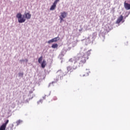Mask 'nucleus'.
<instances>
[{
    "instance_id": "1",
    "label": "nucleus",
    "mask_w": 130,
    "mask_h": 130,
    "mask_svg": "<svg viewBox=\"0 0 130 130\" xmlns=\"http://www.w3.org/2000/svg\"><path fill=\"white\" fill-rule=\"evenodd\" d=\"M16 18H17L19 23H24L26 21L25 15H23L22 17L21 13H18L16 15Z\"/></svg>"
},
{
    "instance_id": "2",
    "label": "nucleus",
    "mask_w": 130,
    "mask_h": 130,
    "mask_svg": "<svg viewBox=\"0 0 130 130\" xmlns=\"http://www.w3.org/2000/svg\"><path fill=\"white\" fill-rule=\"evenodd\" d=\"M68 16V13L66 12H63L60 13V16H59L60 22L61 23L63 21L64 18H67Z\"/></svg>"
},
{
    "instance_id": "3",
    "label": "nucleus",
    "mask_w": 130,
    "mask_h": 130,
    "mask_svg": "<svg viewBox=\"0 0 130 130\" xmlns=\"http://www.w3.org/2000/svg\"><path fill=\"white\" fill-rule=\"evenodd\" d=\"M78 68V66L77 65L74 66L73 67H71L70 66H69L67 67V71L68 73H70L71 74V73H73L74 72V70L77 69Z\"/></svg>"
},
{
    "instance_id": "4",
    "label": "nucleus",
    "mask_w": 130,
    "mask_h": 130,
    "mask_svg": "<svg viewBox=\"0 0 130 130\" xmlns=\"http://www.w3.org/2000/svg\"><path fill=\"white\" fill-rule=\"evenodd\" d=\"M86 62V58L84 56L80 58V61L79 62V67H83V65Z\"/></svg>"
},
{
    "instance_id": "5",
    "label": "nucleus",
    "mask_w": 130,
    "mask_h": 130,
    "mask_svg": "<svg viewBox=\"0 0 130 130\" xmlns=\"http://www.w3.org/2000/svg\"><path fill=\"white\" fill-rule=\"evenodd\" d=\"M9 120H7L5 123H3L2 125L0 127V130H6V127H7V124L9 123Z\"/></svg>"
},
{
    "instance_id": "6",
    "label": "nucleus",
    "mask_w": 130,
    "mask_h": 130,
    "mask_svg": "<svg viewBox=\"0 0 130 130\" xmlns=\"http://www.w3.org/2000/svg\"><path fill=\"white\" fill-rule=\"evenodd\" d=\"M124 7L126 10H130V4L125 2L124 3Z\"/></svg>"
},
{
    "instance_id": "7",
    "label": "nucleus",
    "mask_w": 130,
    "mask_h": 130,
    "mask_svg": "<svg viewBox=\"0 0 130 130\" xmlns=\"http://www.w3.org/2000/svg\"><path fill=\"white\" fill-rule=\"evenodd\" d=\"M58 38V37H56L52 40H50L48 41V43H52L53 42H56V41H57V40H59V39H58L57 40Z\"/></svg>"
},
{
    "instance_id": "8",
    "label": "nucleus",
    "mask_w": 130,
    "mask_h": 130,
    "mask_svg": "<svg viewBox=\"0 0 130 130\" xmlns=\"http://www.w3.org/2000/svg\"><path fill=\"white\" fill-rule=\"evenodd\" d=\"M122 20H123V16L120 15V17L117 19V24H119V23H120Z\"/></svg>"
},
{
    "instance_id": "9",
    "label": "nucleus",
    "mask_w": 130,
    "mask_h": 130,
    "mask_svg": "<svg viewBox=\"0 0 130 130\" xmlns=\"http://www.w3.org/2000/svg\"><path fill=\"white\" fill-rule=\"evenodd\" d=\"M24 15L25 16V18L27 20H29V19H31V14L29 13H25Z\"/></svg>"
},
{
    "instance_id": "10",
    "label": "nucleus",
    "mask_w": 130,
    "mask_h": 130,
    "mask_svg": "<svg viewBox=\"0 0 130 130\" xmlns=\"http://www.w3.org/2000/svg\"><path fill=\"white\" fill-rule=\"evenodd\" d=\"M69 61H70V62H74V63L75 64V63H77V58H72L70 59Z\"/></svg>"
},
{
    "instance_id": "11",
    "label": "nucleus",
    "mask_w": 130,
    "mask_h": 130,
    "mask_svg": "<svg viewBox=\"0 0 130 130\" xmlns=\"http://www.w3.org/2000/svg\"><path fill=\"white\" fill-rule=\"evenodd\" d=\"M46 66V61H45V60H43V61L41 63V67L42 68H43V69H44V68H45Z\"/></svg>"
},
{
    "instance_id": "12",
    "label": "nucleus",
    "mask_w": 130,
    "mask_h": 130,
    "mask_svg": "<svg viewBox=\"0 0 130 130\" xmlns=\"http://www.w3.org/2000/svg\"><path fill=\"white\" fill-rule=\"evenodd\" d=\"M55 8H56V5L53 3L52 6L50 7V11H54V10H55Z\"/></svg>"
},
{
    "instance_id": "13",
    "label": "nucleus",
    "mask_w": 130,
    "mask_h": 130,
    "mask_svg": "<svg viewBox=\"0 0 130 130\" xmlns=\"http://www.w3.org/2000/svg\"><path fill=\"white\" fill-rule=\"evenodd\" d=\"M58 45L57 44H54L52 45V48H57Z\"/></svg>"
},
{
    "instance_id": "14",
    "label": "nucleus",
    "mask_w": 130,
    "mask_h": 130,
    "mask_svg": "<svg viewBox=\"0 0 130 130\" xmlns=\"http://www.w3.org/2000/svg\"><path fill=\"white\" fill-rule=\"evenodd\" d=\"M43 58V57L41 56L38 59V62L39 63H41V61H42V59Z\"/></svg>"
},
{
    "instance_id": "15",
    "label": "nucleus",
    "mask_w": 130,
    "mask_h": 130,
    "mask_svg": "<svg viewBox=\"0 0 130 130\" xmlns=\"http://www.w3.org/2000/svg\"><path fill=\"white\" fill-rule=\"evenodd\" d=\"M22 122V121L21 120H19L17 121H16L17 125H19Z\"/></svg>"
},
{
    "instance_id": "16",
    "label": "nucleus",
    "mask_w": 130,
    "mask_h": 130,
    "mask_svg": "<svg viewBox=\"0 0 130 130\" xmlns=\"http://www.w3.org/2000/svg\"><path fill=\"white\" fill-rule=\"evenodd\" d=\"M58 2H59V0H55L53 4L56 5L57 4V3H58Z\"/></svg>"
},
{
    "instance_id": "17",
    "label": "nucleus",
    "mask_w": 130,
    "mask_h": 130,
    "mask_svg": "<svg viewBox=\"0 0 130 130\" xmlns=\"http://www.w3.org/2000/svg\"><path fill=\"white\" fill-rule=\"evenodd\" d=\"M18 75L19 77H23L24 74L23 73H19Z\"/></svg>"
},
{
    "instance_id": "18",
    "label": "nucleus",
    "mask_w": 130,
    "mask_h": 130,
    "mask_svg": "<svg viewBox=\"0 0 130 130\" xmlns=\"http://www.w3.org/2000/svg\"><path fill=\"white\" fill-rule=\"evenodd\" d=\"M20 61H25V60L22 59V60H20Z\"/></svg>"
},
{
    "instance_id": "19",
    "label": "nucleus",
    "mask_w": 130,
    "mask_h": 130,
    "mask_svg": "<svg viewBox=\"0 0 130 130\" xmlns=\"http://www.w3.org/2000/svg\"><path fill=\"white\" fill-rule=\"evenodd\" d=\"M54 100H57V98H55V99H54Z\"/></svg>"
},
{
    "instance_id": "20",
    "label": "nucleus",
    "mask_w": 130,
    "mask_h": 130,
    "mask_svg": "<svg viewBox=\"0 0 130 130\" xmlns=\"http://www.w3.org/2000/svg\"><path fill=\"white\" fill-rule=\"evenodd\" d=\"M14 127V124H12V127Z\"/></svg>"
},
{
    "instance_id": "21",
    "label": "nucleus",
    "mask_w": 130,
    "mask_h": 130,
    "mask_svg": "<svg viewBox=\"0 0 130 130\" xmlns=\"http://www.w3.org/2000/svg\"><path fill=\"white\" fill-rule=\"evenodd\" d=\"M11 130H13V128H11Z\"/></svg>"
}]
</instances>
